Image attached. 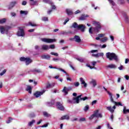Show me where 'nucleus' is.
I'll list each match as a JSON object with an SVG mask.
<instances>
[{"instance_id":"1","label":"nucleus","mask_w":129,"mask_h":129,"mask_svg":"<svg viewBox=\"0 0 129 129\" xmlns=\"http://www.w3.org/2000/svg\"><path fill=\"white\" fill-rule=\"evenodd\" d=\"M106 57L109 59L110 61H112V60H114L116 62L118 61V57H117V55L113 52H107L106 53Z\"/></svg>"},{"instance_id":"2","label":"nucleus","mask_w":129,"mask_h":129,"mask_svg":"<svg viewBox=\"0 0 129 129\" xmlns=\"http://www.w3.org/2000/svg\"><path fill=\"white\" fill-rule=\"evenodd\" d=\"M72 28H74V29H77V30H80L81 31V32H85V29L86 27L85 25L83 24H77L76 22H74L72 26Z\"/></svg>"},{"instance_id":"3","label":"nucleus","mask_w":129,"mask_h":129,"mask_svg":"<svg viewBox=\"0 0 129 129\" xmlns=\"http://www.w3.org/2000/svg\"><path fill=\"white\" fill-rule=\"evenodd\" d=\"M10 27L9 26H0V32L1 34H6L8 35L9 34V30H10Z\"/></svg>"},{"instance_id":"4","label":"nucleus","mask_w":129,"mask_h":129,"mask_svg":"<svg viewBox=\"0 0 129 129\" xmlns=\"http://www.w3.org/2000/svg\"><path fill=\"white\" fill-rule=\"evenodd\" d=\"M56 108L59 109V110H61V111H64V110H65V107H64L63 104H62L60 102H56Z\"/></svg>"},{"instance_id":"5","label":"nucleus","mask_w":129,"mask_h":129,"mask_svg":"<svg viewBox=\"0 0 129 129\" xmlns=\"http://www.w3.org/2000/svg\"><path fill=\"white\" fill-rule=\"evenodd\" d=\"M107 93L108 95L110 96L111 102H113V103H114L115 105H120V106H122V104H121L120 102H116L113 101V98H112V94H111L110 92H107Z\"/></svg>"},{"instance_id":"6","label":"nucleus","mask_w":129,"mask_h":129,"mask_svg":"<svg viewBox=\"0 0 129 129\" xmlns=\"http://www.w3.org/2000/svg\"><path fill=\"white\" fill-rule=\"evenodd\" d=\"M93 25L95 26V28H94V30L95 32H99V29L101 28V26L100 25V23L97 22L96 21H94L93 22Z\"/></svg>"},{"instance_id":"7","label":"nucleus","mask_w":129,"mask_h":129,"mask_svg":"<svg viewBox=\"0 0 129 129\" xmlns=\"http://www.w3.org/2000/svg\"><path fill=\"white\" fill-rule=\"evenodd\" d=\"M41 40L44 43H53V42H56L55 39H49V38H41Z\"/></svg>"},{"instance_id":"8","label":"nucleus","mask_w":129,"mask_h":129,"mask_svg":"<svg viewBox=\"0 0 129 129\" xmlns=\"http://www.w3.org/2000/svg\"><path fill=\"white\" fill-rule=\"evenodd\" d=\"M17 35L18 37H25V31L24 29L19 28Z\"/></svg>"},{"instance_id":"9","label":"nucleus","mask_w":129,"mask_h":129,"mask_svg":"<svg viewBox=\"0 0 129 129\" xmlns=\"http://www.w3.org/2000/svg\"><path fill=\"white\" fill-rule=\"evenodd\" d=\"M82 96V95H80L78 96L77 97H74L73 101H74V104L77 103L78 104L79 102H80V98Z\"/></svg>"},{"instance_id":"10","label":"nucleus","mask_w":129,"mask_h":129,"mask_svg":"<svg viewBox=\"0 0 129 129\" xmlns=\"http://www.w3.org/2000/svg\"><path fill=\"white\" fill-rule=\"evenodd\" d=\"M45 91L46 90H43V91L41 92L37 91L34 94V95L36 98L40 97L41 95H43V94L45 93Z\"/></svg>"},{"instance_id":"11","label":"nucleus","mask_w":129,"mask_h":129,"mask_svg":"<svg viewBox=\"0 0 129 129\" xmlns=\"http://www.w3.org/2000/svg\"><path fill=\"white\" fill-rule=\"evenodd\" d=\"M99 112V110H96V111H94L93 114L95 115V117H97V118H99L100 117H102V114L101 113H98Z\"/></svg>"},{"instance_id":"12","label":"nucleus","mask_w":129,"mask_h":129,"mask_svg":"<svg viewBox=\"0 0 129 129\" xmlns=\"http://www.w3.org/2000/svg\"><path fill=\"white\" fill-rule=\"evenodd\" d=\"M18 4V2L17 1H14L10 3V4L8 6V9L9 10H12L14 7L16 6Z\"/></svg>"},{"instance_id":"13","label":"nucleus","mask_w":129,"mask_h":129,"mask_svg":"<svg viewBox=\"0 0 129 129\" xmlns=\"http://www.w3.org/2000/svg\"><path fill=\"white\" fill-rule=\"evenodd\" d=\"M107 69H116L117 66L115 64H110L106 66Z\"/></svg>"},{"instance_id":"14","label":"nucleus","mask_w":129,"mask_h":129,"mask_svg":"<svg viewBox=\"0 0 129 129\" xmlns=\"http://www.w3.org/2000/svg\"><path fill=\"white\" fill-rule=\"evenodd\" d=\"M115 108H116L115 105H114L112 107V108L111 107V106L106 107V110H109V111L111 112V113H113V112H114V109H115Z\"/></svg>"},{"instance_id":"15","label":"nucleus","mask_w":129,"mask_h":129,"mask_svg":"<svg viewBox=\"0 0 129 129\" xmlns=\"http://www.w3.org/2000/svg\"><path fill=\"white\" fill-rule=\"evenodd\" d=\"M70 90H72V88H67L66 87H64L63 88V89L62 90V92H63V93H65V94H68V91H69Z\"/></svg>"},{"instance_id":"16","label":"nucleus","mask_w":129,"mask_h":129,"mask_svg":"<svg viewBox=\"0 0 129 129\" xmlns=\"http://www.w3.org/2000/svg\"><path fill=\"white\" fill-rule=\"evenodd\" d=\"M74 39L75 42L77 43H80L81 42V39L80 38V37L78 35H75L74 36Z\"/></svg>"},{"instance_id":"17","label":"nucleus","mask_w":129,"mask_h":129,"mask_svg":"<svg viewBox=\"0 0 129 129\" xmlns=\"http://www.w3.org/2000/svg\"><path fill=\"white\" fill-rule=\"evenodd\" d=\"M80 81L81 82V84L84 85V87H87V84L85 83V81L83 78H80Z\"/></svg>"},{"instance_id":"18","label":"nucleus","mask_w":129,"mask_h":129,"mask_svg":"<svg viewBox=\"0 0 129 129\" xmlns=\"http://www.w3.org/2000/svg\"><path fill=\"white\" fill-rule=\"evenodd\" d=\"M42 59H46V60H50L51 56L49 55H41Z\"/></svg>"},{"instance_id":"19","label":"nucleus","mask_w":129,"mask_h":129,"mask_svg":"<svg viewBox=\"0 0 129 129\" xmlns=\"http://www.w3.org/2000/svg\"><path fill=\"white\" fill-rule=\"evenodd\" d=\"M33 62V60L29 57H27L26 60H25L26 65H29Z\"/></svg>"},{"instance_id":"20","label":"nucleus","mask_w":129,"mask_h":129,"mask_svg":"<svg viewBox=\"0 0 129 129\" xmlns=\"http://www.w3.org/2000/svg\"><path fill=\"white\" fill-rule=\"evenodd\" d=\"M66 13L68 16H71L73 15V12H72V10H71V9H66Z\"/></svg>"},{"instance_id":"21","label":"nucleus","mask_w":129,"mask_h":129,"mask_svg":"<svg viewBox=\"0 0 129 129\" xmlns=\"http://www.w3.org/2000/svg\"><path fill=\"white\" fill-rule=\"evenodd\" d=\"M88 17V15H82L79 18L80 21H84V20H86V18Z\"/></svg>"},{"instance_id":"22","label":"nucleus","mask_w":129,"mask_h":129,"mask_svg":"<svg viewBox=\"0 0 129 129\" xmlns=\"http://www.w3.org/2000/svg\"><path fill=\"white\" fill-rule=\"evenodd\" d=\"M41 48L42 50H44V51H47L49 49V45H42Z\"/></svg>"},{"instance_id":"23","label":"nucleus","mask_w":129,"mask_h":129,"mask_svg":"<svg viewBox=\"0 0 129 129\" xmlns=\"http://www.w3.org/2000/svg\"><path fill=\"white\" fill-rule=\"evenodd\" d=\"M26 26H31V27H37V24L32 23L31 22H28V23H26Z\"/></svg>"},{"instance_id":"24","label":"nucleus","mask_w":129,"mask_h":129,"mask_svg":"<svg viewBox=\"0 0 129 129\" xmlns=\"http://www.w3.org/2000/svg\"><path fill=\"white\" fill-rule=\"evenodd\" d=\"M55 104V100H52L51 102H47V106H52V105H54Z\"/></svg>"},{"instance_id":"25","label":"nucleus","mask_w":129,"mask_h":129,"mask_svg":"<svg viewBox=\"0 0 129 129\" xmlns=\"http://www.w3.org/2000/svg\"><path fill=\"white\" fill-rule=\"evenodd\" d=\"M90 84L93 85V87H95V86L97 85L96 81L95 80H92V81L90 82Z\"/></svg>"},{"instance_id":"26","label":"nucleus","mask_w":129,"mask_h":129,"mask_svg":"<svg viewBox=\"0 0 129 129\" xmlns=\"http://www.w3.org/2000/svg\"><path fill=\"white\" fill-rule=\"evenodd\" d=\"M70 118V117H69V115H65L62 116L61 117L60 119H61V120H64V119H67V120H68Z\"/></svg>"},{"instance_id":"27","label":"nucleus","mask_w":129,"mask_h":129,"mask_svg":"<svg viewBox=\"0 0 129 129\" xmlns=\"http://www.w3.org/2000/svg\"><path fill=\"white\" fill-rule=\"evenodd\" d=\"M55 86V83H52L50 84V83H48L46 85V88H52V87H54Z\"/></svg>"},{"instance_id":"28","label":"nucleus","mask_w":129,"mask_h":129,"mask_svg":"<svg viewBox=\"0 0 129 129\" xmlns=\"http://www.w3.org/2000/svg\"><path fill=\"white\" fill-rule=\"evenodd\" d=\"M75 58H76V60H78V61H79L81 63H84V58H82V57H75Z\"/></svg>"},{"instance_id":"29","label":"nucleus","mask_w":129,"mask_h":129,"mask_svg":"<svg viewBox=\"0 0 129 129\" xmlns=\"http://www.w3.org/2000/svg\"><path fill=\"white\" fill-rule=\"evenodd\" d=\"M26 90L31 94L32 93V87L31 86H27Z\"/></svg>"},{"instance_id":"30","label":"nucleus","mask_w":129,"mask_h":129,"mask_svg":"<svg viewBox=\"0 0 129 129\" xmlns=\"http://www.w3.org/2000/svg\"><path fill=\"white\" fill-rule=\"evenodd\" d=\"M123 18L125 22H128V16L126 15V13H124L123 14Z\"/></svg>"},{"instance_id":"31","label":"nucleus","mask_w":129,"mask_h":129,"mask_svg":"<svg viewBox=\"0 0 129 129\" xmlns=\"http://www.w3.org/2000/svg\"><path fill=\"white\" fill-rule=\"evenodd\" d=\"M31 71V72H36V73H41V72H42L41 71V70L37 69H34L32 70Z\"/></svg>"},{"instance_id":"32","label":"nucleus","mask_w":129,"mask_h":129,"mask_svg":"<svg viewBox=\"0 0 129 129\" xmlns=\"http://www.w3.org/2000/svg\"><path fill=\"white\" fill-rule=\"evenodd\" d=\"M108 39L107 37H104L102 39L100 40L101 43H105L106 41H107Z\"/></svg>"},{"instance_id":"33","label":"nucleus","mask_w":129,"mask_h":129,"mask_svg":"<svg viewBox=\"0 0 129 129\" xmlns=\"http://www.w3.org/2000/svg\"><path fill=\"white\" fill-rule=\"evenodd\" d=\"M53 69H57V70H59V71H61V72H63V73H66V71L61 68H57L56 67H53Z\"/></svg>"},{"instance_id":"34","label":"nucleus","mask_w":129,"mask_h":129,"mask_svg":"<svg viewBox=\"0 0 129 129\" xmlns=\"http://www.w3.org/2000/svg\"><path fill=\"white\" fill-rule=\"evenodd\" d=\"M43 113L44 116H45V117H49V116H50L51 115L46 111L43 112Z\"/></svg>"},{"instance_id":"35","label":"nucleus","mask_w":129,"mask_h":129,"mask_svg":"<svg viewBox=\"0 0 129 129\" xmlns=\"http://www.w3.org/2000/svg\"><path fill=\"white\" fill-rule=\"evenodd\" d=\"M36 122V121L35 120V119H33L31 121L29 122L28 123V126H31L33 124V123H35V122Z\"/></svg>"},{"instance_id":"36","label":"nucleus","mask_w":129,"mask_h":129,"mask_svg":"<svg viewBox=\"0 0 129 129\" xmlns=\"http://www.w3.org/2000/svg\"><path fill=\"white\" fill-rule=\"evenodd\" d=\"M123 112L124 114L127 113V112H129V109H126L125 106L123 107Z\"/></svg>"},{"instance_id":"37","label":"nucleus","mask_w":129,"mask_h":129,"mask_svg":"<svg viewBox=\"0 0 129 129\" xmlns=\"http://www.w3.org/2000/svg\"><path fill=\"white\" fill-rule=\"evenodd\" d=\"M28 13V11H23V10H21L20 11L21 15H25V16H26V15Z\"/></svg>"},{"instance_id":"38","label":"nucleus","mask_w":129,"mask_h":129,"mask_svg":"<svg viewBox=\"0 0 129 129\" xmlns=\"http://www.w3.org/2000/svg\"><path fill=\"white\" fill-rule=\"evenodd\" d=\"M43 2L45 4H49V5L52 4V1H51V0H43Z\"/></svg>"},{"instance_id":"39","label":"nucleus","mask_w":129,"mask_h":129,"mask_svg":"<svg viewBox=\"0 0 129 129\" xmlns=\"http://www.w3.org/2000/svg\"><path fill=\"white\" fill-rule=\"evenodd\" d=\"M6 22H7V19L6 18H3L0 20V24H4Z\"/></svg>"},{"instance_id":"40","label":"nucleus","mask_w":129,"mask_h":129,"mask_svg":"<svg viewBox=\"0 0 129 129\" xmlns=\"http://www.w3.org/2000/svg\"><path fill=\"white\" fill-rule=\"evenodd\" d=\"M89 109V105H87L84 108V111L86 112Z\"/></svg>"},{"instance_id":"41","label":"nucleus","mask_w":129,"mask_h":129,"mask_svg":"<svg viewBox=\"0 0 129 129\" xmlns=\"http://www.w3.org/2000/svg\"><path fill=\"white\" fill-rule=\"evenodd\" d=\"M86 99H88V97H85L83 98H81V97L80 98V100H83V101H85Z\"/></svg>"},{"instance_id":"42","label":"nucleus","mask_w":129,"mask_h":129,"mask_svg":"<svg viewBox=\"0 0 129 129\" xmlns=\"http://www.w3.org/2000/svg\"><path fill=\"white\" fill-rule=\"evenodd\" d=\"M27 59V57H22L20 58V61H24L26 62V60Z\"/></svg>"},{"instance_id":"43","label":"nucleus","mask_w":129,"mask_h":129,"mask_svg":"<svg viewBox=\"0 0 129 129\" xmlns=\"http://www.w3.org/2000/svg\"><path fill=\"white\" fill-rule=\"evenodd\" d=\"M50 54L51 55H53V56H59V54L57 52H51Z\"/></svg>"},{"instance_id":"44","label":"nucleus","mask_w":129,"mask_h":129,"mask_svg":"<svg viewBox=\"0 0 129 129\" xmlns=\"http://www.w3.org/2000/svg\"><path fill=\"white\" fill-rule=\"evenodd\" d=\"M42 21L44 22L48 21V17H43L42 18Z\"/></svg>"},{"instance_id":"45","label":"nucleus","mask_w":129,"mask_h":129,"mask_svg":"<svg viewBox=\"0 0 129 129\" xmlns=\"http://www.w3.org/2000/svg\"><path fill=\"white\" fill-rule=\"evenodd\" d=\"M108 2H109L110 4H111L112 5V6H115V3H114V2H113V1L112 0H108Z\"/></svg>"},{"instance_id":"46","label":"nucleus","mask_w":129,"mask_h":129,"mask_svg":"<svg viewBox=\"0 0 129 129\" xmlns=\"http://www.w3.org/2000/svg\"><path fill=\"white\" fill-rule=\"evenodd\" d=\"M96 103H97V100H94L91 103V105L92 106H93L95 104H96Z\"/></svg>"},{"instance_id":"47","label":"nucleus","mask_w":129,"mask_h":129,"mask_svg":"<svg viewBox=\"0 0 129 129\" xmlns=\"http://www.w3.org/2000/svg\"><path fill=\"white\" fill-rule=\"evenodd\" d=\"M37 4V1H31L30 3V5L31 6H35Z\"/></svg>"},{"instance_id":"48","label":"nucleus","mask_w":129,"mask_h":129,"mask_svg":"<svg viewBox=\"0 0 129 129\" xmlns=\"http://www.w3.org/2000/svg\"><path fill=\"white\" fill-rule=\"evenodd\" d=\"M6 72H7V70H3V71L1 73H0V76H3L4 74H6Z\"/></svg>"},{"instance_id":"49","label":"nucleus","mask_w":129,"mask_h":129,"mask_svg":"<svg viewBox=\"0 0 129 129\" xmlns=\"http://www.w3.org/2000/svg\"><path fill=\"white\" fill-rule=\"evenodd\" d=\"M86 120V118L84 117H81L79 119V121H85Z\"/></svg>"},{"instance_id":"50","label":"nucleus","mask_w":129,"mask_h":129,"mask_svg":"<svg viewBox=\"0 0 129 129\" xmlns=\"http://www.w3.org/2000/svg\"><path fill=\"white\" fill-rule=\"evenodd\" d=\"M51 5V9L52 10H55L56 9V6L55 5H53V3L52 2V4H50Z\"/></svg>"},{"instance_id":"51","label":"nucleus","mask_w":129,"mask_h":129,"mask_svg":"<svg viewBox=\"0 0 129 129\" xmlns=\"http://www.w3.org/2000/svg\"><path fill=\"white\" fill-rule=\"evenodd\" d=\"M52 61H54L55 62H57V61H60V58H52Z\"/></svg>"},{"instance_id":"52","label":"nucleus","mask_w":129,"mask_h":129,"mask_svg":"<svg viewBox=\"0 0 129 129\" xmlns=\"http://www.w3.org/2000/svg\"><path fill=\"white\" fill-rule=\"evenodd\" d=\"M49 49H55V45L52 44L49 46Z\"/></svg>"},{"instance_id":"53","label":"nucleus","mask_w":129,"mask_h":129,"mask_svg":"<svg viewBox=\"0 0 129 129\" xmlns=\"http://www.w3.org/2000/svg\"><path fill=\"white\" fill-rule=\"evenodd\" d=\"M99 46H100L102 49H104V48H106V44H103L102 45H100Z\"/></svg>"},{"instance_id":"54","label":"nucleus","mask_w":129,"mask_h":129,"mask_svg":"<svg viewBox=\"0 0 129 129\" xmlns=\"http://www.w3.org/2000/svg\"><path fill=\"white\" fill-rule=\"evenodd\" d=\"M94 117H95V116L94 115V114H93L92 115H91V116L89 118V119L91 120V119H93Z\"/></svg>"},{"instance_id":"55","label":"nucleus","mask_w":129,"mask_h":129,"mask_svg":"<svg viewBox=\"0 0 129 129\" xmlns=\"http://www.w3.org/2000/svg\"><path fill=\"white\" fill-rule=\"evenodd\" d=\"M49 124V123H47L46 124L43 125L42 126H40V127H47Z\"/></svg>"},{"instance_id":"56","label":"nucleus","mask_w":129,"mask_h":129,"mask_svg":"<svg viewBox=\"0 0 129 129\" xmlns=\"http://www.w3.org/2000/svg\"><path fill=\"white\" fill-rule=\"evenodd\" d=\"M98 57H102L103 56V52H101V53H98Z\"/></svg>"},{"instance_id":"57","label":"nucleus","mask_w":129,"mask_h":129,"mask_svg":"<svg viewBox=\"0 0 129 129\" xmlns=\"http://www.w3.org/2000/svg\"><path fill=\"white\" fill-rule=\"evenodd\" d=\"M29 117H35V114L34 113L30 114Z\"/></svg>"},{"instance_id":"58","label":"nucleus","mask_w":129,"mask_h":129,"mask_svg":"<svg viewBox=\"0 0 129 129\" xmlns=\"http://www.w3.org/2000/svg\"><path fill=\"white\" fill-rule=\"evenodd\" d=\"M22 6H26L27 5V1H24L22 3Z\"/></svg>"},{"instance_id":"59","label":"nucleus","mask_w":129,"mask_h":129,"mask_svg":"<svg viewBox=\"0 0 129 129\" xmlns=\"http://www.w3.org/2000/svg\"><path fill=\"white\" fill-rule=\"evenodd\" d=\"M79 82L74 83V85L76 87H78V86H79Z\"/></svg>"},{"instance_id":"60","label":"nucleus","mask_w":129,"mask_h":129,"mask_svg":"<svg viewBox=\"0 0 129 129\" xmlns=\"http://www.w3.org/2000/svg\"><path fill=\"white\" fill-rule=\"evenodd\" d=\"M123 68V66L120 65V66L118 68V69H119V70H122Z\"/></svg>"},{"instance_id":"61","label":"nucleus","mask_w":129,"mask_h":129,"mask_svg":"<svg viewBox=\"0 0 129 129\" xmlns=\"http://www.w3.org/2000/svg\"><path fill=\"white\" fill-rule=\"evenodd\" d=\"M92 56L93 57H95L96 58H98L99 57V56H98V53L97 54H93Z\"/></svg>"},{"instance_id":"62","label":"nucleus","mask_w":129,"mask_h":129,"mask_svg":"<svg viewBox=\"0 0 129 129\" xmlns=\"http://www.w3.org/2000/svg\"><path fill=\"white\" fill-rule=\"evenodd\" d=\"M60 34L61 35H68L67 34V32H66V31H61Z\"/></svg>"},{"instance_id":"63","label":"nucleus","mask_w":129,"mask_h":129,"mask_svg":"<svg viewBox=\"0 0 129 129\" xmlns=\"http://www.w3.org/2000/svg\"><path fill=\"white\" fill-rule=\"evenodd\" d=\"M68 102H69V103H74L73 99V100H68Z\"/></svg>"},{"instance_id":"64","label":"nucleus","mask_w":129,"mask_h":129,"mask_svg":"<svg viewBox=\"0 0 129 129\" xmlns=\"http://www.w3.org/2000/svg\"><path fill=\"white\" fill-rule=\"evenodd\" d=\"M103 36H104V34H98V37L99 38H101V37H103Z\"/></svg>"}]
</instances>
